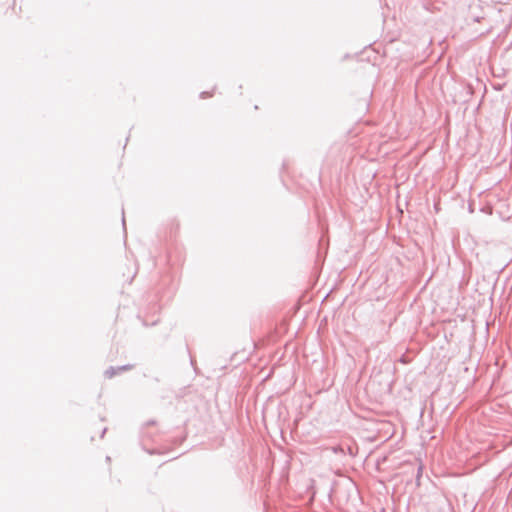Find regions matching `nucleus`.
<instances>
[{"mask_svg":"<svg viewBox=\"0 0 512 512\" xmlns=\"http://www.w3.org/2000/svg\"><path fill=\"white\" fill-rule=\"evenodd\" d=\"M117 368L114 367V366H110L108 369L105 370L104 372V376L108 379L114 377L115 375H117Z\"/></svg>","mask_w":512,"mask_h":512,"instance_id":"obj_1","label":"nucleus"},{"mask_svg":"<svg viewBox=\"0 0 512 512\" xmlns=\"http://www.w3.org/2000/svg\"><path fill=\"white\" fill-rule=\"evenodd\" d=\"M116 368H117V373L119 374L121 372L131 370L133 368V365L126 364V365H122V366H117Z\"/></svg>","mask_w":512,"mask_h":512,"instance_id":"obj_2","label":"nucleus"},{"mask_svg":"<svg viewBox=\"0 0 512 512\" xmlns=\"http://www.w3.org/2000/svg\"><path fill=\"white\" fill-rule=\"evenodd\" d=\"M211 95H212L211 93L204 91V92H202V93L200 94V97H201L202 99H205V98H207V97H210Z\"/></svg>","mask_w":512,"mask_h":512,"instance_id":"obj_3","label":"nucleus"},{"mask_svg":"<svg viewBox=\"0 0 512 512\" xmlns=\"http://www.w3.org/2000/svg\"><path fill=\"white\" fill-rule=\"evenodd\" d=\"M421 474H422V466H419L418 471H417V476H416L417 481H419Z\"/></svg>","mask_w":512,"mask_h":512,"instance_id":"obj_4","label":"nucleus"},{"mask_svg":"<svg viewBox=\"0 0 512 512\" xmlns=\"http://www.w3.org/2000/svg\"><path fill=\"white\" fill-rule=\"evenodd\" d=\"M122 214H123V216H122V224H123V226L125 227V217H124V211H122Z\"/></svg>","mask_w":512,"mask_h":512,"instance_id":"obj_5","label":"nucleus"},{"mask_svg":"<svg viewBox=\"0 0 512 512\" xmlns=\"http://www.w3.org/2000/svg\"><path fill=\"white\" fill-rule=\"evenodd\" d=\"M106 431H107V429H106V428H104V429L102 430L101 438H103V437H104V434L106 433Z\"/></svg>","mask_w":512,"mask_h":512,"instance_id":"obj_6","label":"nucleus"},{"mask_svg":"<svg viewBox=\"0 0 512 512\" xmlns=\"http://www.w3.org/2000/svg\"><path fill=\"white\" fill-rule=\"evenodd\" d=\"M154 424V421H148L147 425Z\"/></svg>","mask_w":512,"mask_h":512,"instance_id":"obj_7","label":"nucleus"},{"mask_svg":"<svg viewBox=\"0 0 512 512\" xmlns=\"http://www.w3.org/2000/svg\"><path fill=\"white\" fill-rule=\"evenodd\" d=\"M333 451L336 453L338 451V448L334 447Z\"/></svg>","mask_w":512,"mask_h":512,"instance_id":"obj_8","label":"nucleus"}]
</instances>
